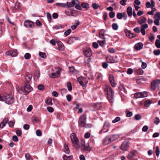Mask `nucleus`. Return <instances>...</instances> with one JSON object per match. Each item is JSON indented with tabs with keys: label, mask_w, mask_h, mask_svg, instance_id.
<instances>
[{
	"label": "nucleus",
	"mask_w": 160,
	"mask_h": 160,
	"mask_svg": "<svg viewBox=\"0 0 160 160\" xmlns=\"http://www.w3.org/2000/svg\"><path fill=\"white\" fill-rule=\"evenodd\" d=\"M32 90V88L30 86V83H25L24 88H19L18 92L20 94L23 92L25 94H27Z\"/></svg>",
	"instance_id": "1"
},
{
	"label": "nucleus",
	"mask_w": 160,
	"mask_h": 160,
	"mask_svg": "<svg viewBox=\"0 0 160 160\" xmlns=\"http://www.w3.org/2000/svg\"><path fill=\"white\" fill-rule=\"evenodd\" d=\"M73 145L75 147L78 148H80L79 144V140L76 137V134L75 133H72L70 136Z\"/></svg>",
	"instance_id": "2"
},
{
	"label": "nucleus",
	"mask_w": 160,
	"mask_h": 160,
	"mask_svg": "<svg viewBox=\"0 0 160 160\" xmlns=\"http://www.w3.org/2000/svg\"><path fill=\"white\" fill-rule=\"evenodd\" d=\"M107 96L108 100H111L113 99L114 92L112 91L111 87L108 85L106 86Z\"/></svg>",
	"instance_id": "3"
},
{
	"label": "nucleus",
	"mask_w": 160,
	"mask_h": 160,
	"mask_svg": "<svg viewBox=\"0 0 160 160\" xmlns=\"http://www.w3.org/2000/svg\"><path fill=\"white\" fill-rule=\"evenodd\" d=\"M160 84V80L156 79L153 80L151 82V89L152 90H154L157 88L159 89Z\"/></svg>",
	"instance_id": "4"
},
{
	"label": "nucleus",
	"mask_w": 160,
	"mask_h": 160,
	"mask_svg": "<svg viewBox=\"0 0 160 160\" xmlns=\"http://www.w3.org/2000/svg\"><path fill=\"white\" fill-rule=\"evenodd\" d=\"M86 118V116L85 115H82L81 116L78 121V124L79 127H83L85 126Z\"/></svg>",
	"instance_id": "5"
},
{
	"label": "nucleus",
	"mask_w": 160,
	"mask_h": 160,
	"mask_svg": "<svg viewBox=\"0 0 160 160\" xmlns=\"http://www.w3.org/2000/svg\"><path fill=\"white\" fill-rule=\"evenodd\" d=\"M113 136H111L110 137L107 136L103 140V144L104 145H108L115 141L116 139L113 138Z\"/></svg>",
	"instance_id": "6"
},
{
	"label": "nucleus",
	"mask_w": 160,
	"mask_h": 160,
	"mask_svg": "<svg viewBox=\"0 0 160 160\" xmlns=\"http://www.w3.org/2000/svg\"><path fill=\"white\" fill-rule=\"evenodd\" d=\"M148 96L147 92H137L134 94V96L136 98H143Z\"/></svg>",
	"instance_id": "7"
},
{
	"label": "nucleus",
	"mask_w": 160,
	"mask_h": 160,
	"mask_svg": "<svg viewBox=\"0 0 160 160\" xmlns=\"http://www.w3.org/2000/svg\"><path fill=\"white\" fill-rule=\"evenodd\" d=\"M83 54L84 56L87 57H89L92 55V51L90 49L87 48H83Z\"/></svg>",
	"instance_id": "8"
},
{
	"label": "nucleus",
	"mask_w": 160,
	"mask_h": 160,
	"mask_svg": "<svg viewBox=\"0 0 160 160\" xmlns=\"http://www.w3.org/2000/svg\"><path fill=\"white\" fill-rule=\"evenodd\" d=\"M110 125L108 122H105L103 125V128L102 130L100 131L102 132H106L109 130V127H110Z\"/></svg>",
	"instance_id": "9"
},
{
	"label": "nucleus",
	"mask_w": 160,
	"mask_h": 160,
	"mask_svg": "<svg viewBox=\"0 0 160 160\" xmlns=\"http://www.w3.org/2000/svg\"><path fill=\"white\" fill-rule=\"evenodd\" d=\"M129 147V143L127 141H124L122 144L120 148L123 151H126Z\"/></svg>",
	"instance_id": "10"
},
{
	"label": "nucleus",
	"mask_w": 160,
	"mask_h": 160,
	"mask_svg": "<svg viewBox=\"0 0 160 160\" xmlns=\"http://www.w3.org/2000/svg\"><path fill=\"white\" fill-rule=\"evenodd\" d=\"M80 40V38L78 37H71L69 38L68 41L67 43L69 44H71L74 42L76 40Z\"/></svg>",
	"instance_id": "11"
},
{
	"label": "nucleus",
	"mask_w": 160,
	"mask_h": 160,
	"mask_svg": "<svg viewBox=\"0 0 160 160\" xmlns=\"http://www.w3.org/2000/svg\"><path fill=\"white\" fill-rule=\"evenodd\" d=\"M90 105L94 108V109L92 110L93 111H95V109L99 110L102 107L101 103H97L92 104Z\"/></svg>",
	"instance_id": "12"
},
{
	"label": "nucleus",
	"mask_w": 160,
	"mask_h": 160,
	"mask_svg": "<svg viewBox=\"0 0 160 160\" xmlns=\"http://www.w3.org/2000/svg\"><path fill=\"white\" fill-rule=\"evenodd\" d=\"M60 72V70L58 69L57 71L56 72H53L51 74H49V76L52 78H55L58 77L59 76V74Z\"/></svg>",
	"instance_id": "13"
},
{
	"label": "nucleus",
	"mask_w": 160,
	"mask_h": 160,
	"mask_svg": "<svg viewBox=\"0 0 160 160\" xmlns=\"http://www.w3.org/2000/svg\"><path fill=\"white\" fill-rule=\"evenodd\" d=\"M109 80L112 86L114 87L116 84L114 82V76L112 74H110L109 76Z\"/></svg>",
	"instance_id": "14"
},
{
	"label": "nucleus",
	"mask_w": 160,
	"mask_h": 160,
	"mask_svg": "<svg viewBox=\"0 0 160 160\" xmlns=\"http://www.w3.org/2000/svg\"><path fill=\"white\" fill-rule=\"evenodd\" d=\"M24 25L26 27L31 28L34 25V23L32 21L27 20L25 21Z\"/></svg>",
	"instance_id": "15"
},
{
	"label": "nucleus",
	"mask_w": 160,
	"mask_h": 160,
	"mask_svg": "<svg viewBox=\"0 0 160 160\" xmlns=\"http://www.w3.org/2000/svg\"><path fill=\"white\" fill-rule=\"evenodd\" d=\"M107 62L110 63H115L118 62V61L114 58L113 57L109 56L107 58Z\"/></svg>",
	"instance_id": "16"
},
{
	"label": "nucleus",
	"mask_w": 160,
	"mask_h": 160,
	"mask_svg": "<svg viewBox=\"0 0 160 160\" xmlns=\"http://www.w3.org/2000/svg\"><path fill=\"white\" fill-rule=\"evenodd\" d=\"M143 47V44L142 42H139L136 44L134 46L135 49L137 51L142 49Z\"/></svg>",
	"instance_id": "17"
},
{
	"label": "nucleus",
	"mask_w": 160,
	"mask_h": 160,
	"mask_svg": "<svg viewBox=\"0 0 160 160\" xmlns=\"http://www.w3.org/2000/svg\"><path fill=\"white\" fill-rule=\"evenodd\" d=\"M32 77V75L30 74H28L26 75L25 77V83H30V82L31 80Z\"/></svg>",
	"instance_id": "18"
},
{
	"label": "nucleus",
	"mask_w": 160,
	"mask_h": 160,
	"mask_svg": "<svg viewBox=\"0 0 160 160\" xmlns=\"http://www.w3.org/2000/svg\"><path fill=\"white\" fill-rule=\"evenodd\" d=\"M69 144L67 143H65L64 145V151L66 154H69L70 150L68 148Z\"/></svg>",
	"instance_id": "19"
},
{
	"label": "nucleus",
	"mask_w": 160,
	"mask_h": 160,
	"mask_svg": "<svg viewBox=\"0 0 160 160\" xmlns=\"http://www.w3.org/2000/svg\"><path fill=\"white\" fill-rule=\"evenodd\" d=\"M3 100H12L13 99V96L11 94L3 95Z\"/></svg>",
	"instance_id": "20"
},
{
	"label": "nucleus",
	"mask_w": 160,
	"mask_h": 160,
	"mask_svg": "<svg viewBox=\"0 0 160 160\" xmlns=\"http://www.w3.org/2000/svg\"><path fill=\"white\" fill-rule=\"evenodd\" d=\"M6 54L7 55H10L12 57H14L16 56L17 52L15 51L12 50L7 52Z\"/></svg>",
	"instance_id": "21"
},
{
	"label": "nucleus",
	"mask_w": 160,
	"mask_h": 160,
	"mask_svg": "<svg viewBox=\"0 0 160 160\" xmlns=\"http://www.w3.org/2000/svg\"><path fill=\"white\" fill-rule=\"evenodd\" d=\"M127 12L129 16H132V8L131 7H128L127 9Z\"/></svg>",
	"instance_id": "22"
},
{
	"label": "nucleus",
	"mask_w": 160,
	"mask_h": 160,
	"mask_svg": "<svg viewBox=\"0 0 160 160\" xmlns=\"http://www.w3.org/2000/svg\"><path fill=\"white\" fill-rule=\"evenodd\" d=\"M40 75V72L38 71H36L34 73V80L36 81L39 78Z\"/></svg>",
	"instance_id": "23"
},
{
	"label": "nucleus",
	"mask_w": 160,
	"mask_h": 160,
	"mask_svg": "<svg viewBox=\"0 0 160 160\" xmlns=\"http://www.w3.org/2000/svg\"><path fill=\"white\" fill-rule=\"evenodd\" d=\"M105 32H106V30L104 29L101 30L99 32V37L101 38L105 39V38L104 37V36Z\"/></svg>",
	"instance_id": "24"
},
{
	"label": "nucleus",
	"mask_w": 160,
	"mask_h": 160,
	"mask_svg": "<svg viewBox=\"0 0 160 160\" xmlns=\"http://www.w3.org/2000/svg\"><path fill=\"white\" fill-rule=\"evenodd\" d=\"M135 156V152H133L130 153L128 156V158L130 160L132 159Z\"/></svg>",
	"instance_id": "25"
},
{
	"label": "nucleus",
	"mask_w": 160,
	"mask_h": 160,
	"mask_svg": "<svg viewBox=\"0 0 160 160\" xmlns=\"http://www.w3.org/2000/svg\"><path fill=\"white\" fill-rule=\"evenodd\" d=\"M57 43L59 47V49L61 50H63L64 49V46L62 42L60 41L57 42Z\"/></svg>",
	"instance_id": "26"
},
{
	"label": "nucleus",
	"mask_w": 160,
	"mask_h": 160,
	"mask_svg": "<svg viewBox=\"0 0 160 160\" xmlns=\"http://www.w3.org/2000/svg\"><path fill=\"white\" fill-rule=\"evenodd\" d=\"M83 78L82 77H80L77 78V80L79 82L80 84L83 87L85 86V84L83 83L82 81Z\"/></svg>",
	"instance_id": "27"
},
{
	"label": "nucleus",
	"mask_w": 160,
	"mask_h": 160,
	"mask_svg": "<svg viewBox=\"0 0 160 160\" xmlns=\"http://www.w3.org/2000/svg\"><path fill=\"white\" fill-rule=\"evenodd\" d=\"M81 6L83 8H85L86 10H88L89 8V4L85 2L82 3L81 5Z\"/></svg>",
	"instance_id": "28"
},
{
	"label": "nucleus",
	"mask_w": 160,
	"mask_h": 160,
	"mask_svg": "<svg viewBox=\"0 0 160 160\" xmlns=\"http://www.w3.org/2000/svg\"><path fill=\"white\" fill-rule=\"evenodd\" d=\"M152 102V101H145L144 102V105L145 107H148Z\"/></svg>",
	"instance_id": "29"
},
{
	"label": "nucleus",
	"mask_w": 160,
	"mask_h": 160,
	"mask_svg": "<svg viewBox=\"0 0 160 160\" xmlns=\"http://www.w3.org/2000/svg\"><path fill=\"white\" fill-rule=\"evenodd\" d=\"M47 18L50 22H52V18L51 17V15L50 13L48 12L47 13Z\"/></svg>",
	"instance_id": "30"
},
{
	"label": "nucleus",
	"mask_w": 160,
	"mask_h": 160,
	"mask_svg": "<svg viewBox=\"0 0 160 160\" xmlns=\"http://www.w3.org/2000/svg\"><path fill=\"white\" fill-rule=\"evenodd\" d=\"M124 32L126 33V35L129 37V38H130V36H131L130 34L131 33L130 31L129 30L127 29H125L124 30Z\"/></svg>",
	"instance_id": "31"
},
{
	"label": "nucleus",
	"mask_w": 160,
	"mask_h": 160,
	"mask_svg": "<svg viewBox=\"0 0 160 160\" xmlns=\"http://www.w3.org/2000/svg\"><path fill=\"white\" fill-rule=\"evenodd\" d=\"M136 73L138 75H142L143 73V71L142 69L139 68L136 70Z\"/></svg>",
	"instance_id": "32"
},
{
	"label": "nucleus",
	"mask_w": 160,
	"mask_h": 160,
	"mask_svg": "<svg viewBox=\"0 0 160 160\" xmlns=\"http://www.w3.org/2000/svg\"><path fill=\"white\" fill-rule=\"evenodd\" d=\"M146 21V19L144 17L142 18L141 20L139 21V23L140 24H142L143 23H145Z\"/></svg>",
	"instance_id": "33"
},
{
	"label": "nucleus",
	"mask_w": 160,
	"mask_h": 160,
	"mask_svg": "<svg viewBox=\"0 0 160 160\" xmlns=\"http://www.w3.org/2000/svg\"><path fill=\"white\" fill-rule=\"evenodd\" d=\"M154 18L155 19H160V12H158V13L155 14L154 17Z\"/></svg>",
	"instance_id": "34"
},
{
	"label": "nucleus",
	"mask_w": 160,
	"mask_h": 160,
	"mask_svg": "<svg viewBox=\"0 0 160 160\" xmlns=\"http://www.w3.org/2000/svg\"><path fill=\"white\" fill-rule=\"evenodd\" d=\"M67 87L68 88V90L70 91L72 90V86L71 85V83L70 82H68L67 83Z\"/></svg>",
	"instance_id": "35"
},
{
	"label": "nucleus",
	"mask_w": 160,
	"mask_h": 160,
	"mask_svg": "<svg viewBox=\"0 0 160 160\" xmlns=\"http://www.w3.org/2000/svg\"><path fill=\"white\" fill-rule=\"evenodd\" d=\"M155 45L157 48H160V40L157 39L155 42Z\"/></svg>",
	"instance_id": "36"
},
{
	"label": "nucleus",
	"mask_w": 160,
	"mask_h": 160,
	"mask_svg": "<svg viewBox=\"0 0 160 160\" xmlns=\"http://www.w3.org/2000/svg\"><path fill=\"white\" fill-rule=\"evenodd\" d=\"M112 29L114 30H117L118 28V26L116 23H114L112 25Z\"/></svg>",
	"instance_id": "37"
},
{
	"label": "nucleus",
	"mask_w": 160,
	"mask_h": 160,
	"mask_svg": "<svg viewBox=\"0 0 160 160\" xmlns=\"http://www.w3.org/2000/svg\"><path fill=\"white\" fill-rule=\"evenodd\" d=\"M155 153L157 156H158L159 155L160 151L159 147L158 146H156V147Z\"/></svg>",
	"instance_id": "38"
},
{
	"label": "nucleus",
	"mask_w": 160,
	"mask_h": 160,
	"mask_svg": "<svg viewBox=\"0 0 160 160\" xmlns=\"http://www.w3.org/2000/svg\"><path fill=\"white\" fill-rule=\"evenodd\" d=\"M31 57V54L29 53H27L24 55V58L26 59H29Z\"/></svg>",
	"instance_id": "39"
},
{
	"label": "nucleus",
	"mask_w": 160,
	"mask_h": 160,
	"mask_svg": "<svg viewBox=\"0 0 160 160\" xmlns=\"http://www.w3.org/2000/svg\"><path fill=\"white\" fill-rule=\"evenodd\" d=\"M25 156L27 160H32L31 155L29 153L26 154Z\"/></svg>",
	"instance_id": "40"
},
{
	"label": "nucleus",
	"mask_w": 160,
	"mask_h": 160,
	"mask_svg": "<svg viewBox=\"0 0 160 160\" xmlns=\"http://www.w3.org/2000/svg\"><path fill=\"white\" fill-rule=\"evenodd\" d=\"M109 16L110 18H114L115 16V13L113 11H111L109 14Z\"/></svg>",
	"instance_id": "41"
},
{
	"label": "nucleus",
	"mask_w": 160,
	"mask_h": 160,
	"mask_svg": "<svg viewBox=\"0 0 160 160\" xmlns=\"http://www.w3.org/2000/svg\"><path fill=\"white\" fill-rule=\"evenodd\" d=\"M126 116L127 117H130L132 115V112H130L128 110L126 111Z\"/></svg>",
	"instance_id": "42"
},
{
	"label": "nucleus",
	"mask_w": 160,
	"mask_h": 160,
	"mask_svg": "<svg viewBox=\"0 0 160 160\" xmlns=\"http://www.w3.org/2000/svg\"><path fill=\"white\" fill-rule=\"evenodd\" d=\"M98 42L99 43V45L102 47H103L105 46V39L102 41H98Z\"/></svg>",
	"instance_id": "43"
},
{
	"label": "nucleus",
	"mask_w": 160,
	"mask_h": 160,
	"mask_svg": "<svg viewBox=\"0 0 160 160\" xmlns=\"http://www.w3.org/2000/svg\"><path fill=\"white\" fill-rule=\"evenodd\" d=\"M153 53L155 55H158L160 54V50H154L153 51Z\"/></svg>",
	"instance_id": "44"
},
{
	"label": "nucleus",
	"mask_w": 160,
	"mask_h": 160,
	"mask_svg": "<svg viewBox=\"0 0 160 160\" xmlns=\"http://www.w3.org/2000/svg\"><path fill=\"white\" fill-rule=\"evenodd\" d=\"M39 55L42 58H44L46 57V53L45 52H40L39 53Z\"/></svg>",
	"instance_id": "45"
},
{
	"label": "nucleus",
	"mask_w": 160,
	"mask_h": 160,
	"mask_svg": "<svg viewBox=\"0 0 160 160\" xmlns=\"http://www.w3.org/2000/svg\"><path fill=\"white\" fill-rule=\"evenodd\" d=\"M141 118V116L139 114H137L135 116V118L137 120H139Z\"/></svg>",
	"instance_id": "46"
},
{
	"label": "nucleus",
	"mask_w": 160,
	"mask_h": 160,
	"mask_svg": "<svg viewBox=\"0 0 160 160\" xmlns=\"http://www.w3.org/2000/svg\"><path fill=\"white\" fill-rule=\"evenodd\" d=\"M92 6L94 9H97L98 8L99 5L98 4L94 3L92 4Z\"/></svg>",
	"instance_id": "47"
},
{
	"label": "nucleus",
	"mask_w": 160,
	"mask_h": 160,
	"mask_svg": "<svg viewBox=\"0 0 160 160\" xmlns=\"http://www.w3.org/2000/svg\"><path fill=\"white\" fill-rule=\"evenodd\" d=\"M20 7V3L18 2H16L15 6L14 8L16 9H18Z\"/></svg>",
	"instance_id": "48"
},
{
	"label": "nucleus",
	"mask_w": 160,
	"mask_h": 160,
	"mask_svg": "<svg viewBox=\"0 0 160 160\" xmlns=\"http://www.w3.org/2000/svg\"><path fill=\"white\" fill-rule=\"evenodd\" d=\"M120 120V118L119 117H116L114 120L112 121V122L113 123H115L119 121Z\"/></svg>",
	"instance_id": "49"
},
{
	"label": "nucleus",
	"mask_w": 160,
	"mask_h": 160,
	"mask_svg": "<svg viewBox=\"0 0 160 160\" xmlns=\"http://www.w3.org/2000/svg\"><path fill=\"white\" fill-rule=\"evenodd\" d=\"M47 109L48 112H52L54 111L53 108L51 107H47Z\"/></svg>",
	"instance_id": "50"
},
{
	"label": "nucleus",
	"mask_w": 160,
	"mask_h": 160,
	"mask_svg": "<svg viewBox=\"0 0 160 160\" xmlns=\"http://www.w3.org/2000/svg\"><path fill=\"white\" fill-rule=\"evenodd\" d=\"M75 1L77 2L78 3H79V1L78 0H72L71 1V4L72 7L75 6L76 5V4L77 3H76Z\"/></svg>",
	"instance_id": "51"
},
{
	"label": "nucleus",
	"mask_w": 160,
	"mask_h": 160,
	"mask_svg": "<svg viewBox=\"0 0 160 160\" xmlns=\"http://www.w3.org/2000/svg\"><path fill=\"white\" fill-rule=\"evenodd\" d=\"M14 124L15 122L12 121H10L8 122L9 127L11 128H13V127Z\"/></svg>",
	"instance_id": "52"
},
{
	"label": "nucleus",
	"mask_w": 160,
	"mask_h": 160,
	"mask_svg": "<svg viewBox=\"0 0 160 160\" xmlns=\"http://www.w3.org/2000/svg\"><path fill=\"white\" fill-rule=\"evenodd\" d=\"M71 32V29H69L65 32L64 34L66 36H68L70 33Z\"/></svg>",
	"instance_id": "53"
},
{
	"label": "nucleus",
	"mask_w": 160,
	"mask_h": 160,
	"mask_svg": "<svg viewBox=\"0 0 160 160\" xmlns=\"http://www.w3.org/2000/svg\"><path fill=\"white\" fill-rule=\"evenodd\" d=\"M16 133L18 136H20L22 135V132L21 130L18 129L16 130Z\"/></svg>",
	"instance_id": "54"
},
{
	"label": "nucleus",
	"mask_w": 160,
	"mask_h": 160,
	"mask_svg": "<svg viewBox=\"0 0 160 160\" xmlns=\"http://www.w3.org/2000/svg\"><path fill=\"white\" fill-rule=\"evenodd\" d=\"M12 140L13 141L15 142H18V138L16 135L13 136L12 137Z\"/></svg>",
	"instance_id": "55"
},
{
	"label": "nucleus",
	"mask_w": 160,
	"mask_h": 160,
	"mask_svg": "<svg viewBox=\"0 0 160 160\" xmlns=\"http://www.w3.org/2000/svg\"><path fill=\"white\" fill-rule=\"evenodd\" d=\"M36 134L37 136H41L42 135V132L40 130L38 129L36 131Z\"/></svg>",
	"instance_id": "56"
},
{
	"label": "nucleus",
	"mask_w": 160,
	"mask_h": 160,
	"mask_svg": "<svg viewBox=\"0 0 160 160\" xmlns=\"http://www.w3.org/2000/svg\"><path fill=\"white\" fill-rule=\"evenodd\" d=\"M75 8L79 10H81L82 9V8L79 5V4L78 3H77L76 4V5L75 6Z\"/></svg>",
	"instance_id": "57"
},
{
	"label": "nucleus",
	"mask_w": 160,
	"mask_h": 160,
	"mask_svg": "<svg viewBox=\"0 0 160 160\" xmlns=\"http://www.w3.org/2000/svg\"><path fill=\"white\" fill-rule=\"evenodd\" d=\"M67 92V90L66 89L63 88L61 90V92L62 95H63L65 93Z\"/></svg>",
	"instance_id": "58"
},
{
	"label": "nucleus",
	"mask_w": 160,
	"mask_h": 160,
	"mask_svg": "<svg viewBox=\"0 0 160 160\" xmlns=\"http://www.w3.org/2000/svg\"><path fill=\"white\" fill-rule=\"evenodd\" d=\"M127 0H121L120 2V3L122 6H125L126 5V2Z\"/></svg>",
	"instance_id": "59"
},
{
	"label": "nucleus",
	"mask_w": 160,
	"mask_h": 160,
	"mask_svg": "<svg viewBox=\"0 0 160 160\" xmlns=\"http://www.w3.org/2000/svg\"><path fill=\"white\" fill-rule=\"evenodd\" d=\"M23 128L24 129L28 130L29 129L30 126L28 124H25L23 125Z\"/></svg>",
	"instance_id": "60"
},
{
	"label": "nucleus",
	"mask_w": 160,
	"mask_h": 160,
	"mask_svg": "<svg viewBox=\"0 0 160 160\" xmlns=\"http://www.w3.org/2000/svg\"><path fill=\"white\" fill-rule=\"evenodd\" d=\"M134 31L138 33H139L140 32V30L139 28L138 27H137L133 29Z\"/></svg>",
	"instance_id": "61"
},
{
	"label": "nucleus",
	"mask_w": 160,
	"mask_h": 160,
	"mask_svg": "<svg viewBox=\"0 0 160 160\" xmlns=\"http://www.w3.org/2000/svg\"><path fill=\"white\" fill-rule=\"evenodd\" d=\"M117 17L119 19H121L122 18V13H118L117 14Z\"/></svg>",
	"instance_id": "62"
},
{
	"label": "nucleus",
	"mask_w": 160,
	"mask_h": 160,
	"mask_svg": "<svg viewBox=\"0 0 160 160\" xmlns=\"http://www.w3.org/2000/svg\"><path fill=\"white\" fill-rule=\"evenodd\" d=\"M133 71V70L132 69L129 68L128 69L127 71V73L128 74H131L132 73Z\"/></svg>",
	"instance_id": "63"
},
{
	"label": "nucleus",
	"mask_w": 160,
	"mask_h": 160,
	"mask_svg": "<svg viewBox=\"0 0 160 160\" xmlns=\"http://www.w3.org/2000/svg\"><path fill=\"white\" fill-rule=\"evenodd\" d=\"M71 156L67 157L66 155H65L63 156V159L65 160H70L71 159Z\"/></svg>",
	"instance_id": "64"
}]
</instances>
